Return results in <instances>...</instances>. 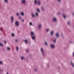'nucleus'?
<instances>
[{
	"instance_id": "nucleus-1",
	"label": "nucleus",
	"mask_w": 74,
	"mask_h": 74,
	"mask_svg": "<svg viewBox=\"0 0 74 74\" xmlns=\"http://www.w3.org/2000/svg\"><path fill=\"white\" fill-rule=\"evenodd\" d=\"M40 50L41 51V53H42V55L43 57H45V53L44 52V49L42 47L40 49Z\"/></svg>"
},
{
	"instance_id": "nucleus-2",
	"label": "nucleus",
	"mask_w": 74,
	"mask_h": 74,
	"mask_svg": "<svg viewBox=\"0 0 74 74\" xmlns=\"http://www.w3.org/2000/svg\"><path fill=\"white\" fill-rule=\"evenodd\" d=\"M70 64L73 68H74V64L72 61H71L70 62Z\"/></svg>"
},
{
	"instance_id": "nucleus-3",
	"label": "nucleus",
	"mask_w": 74,
	"mask_h": 74,
	"mask_svg": "<svg viewBox=\"0 0 74 74\" xmlns=\"http://www.w3.org/2000/svg\"><path fill=\"white\" fill-rule=\"evenodd\" d=\"M15 25L17 26V27H18L19 26V23L18 21H15Z\"/></svg>"
},
{
	"instance_id": "nucleus-4",
	"label": "nucleus",
	"mask_w": 74,
	"mask_h": 74,
	"mask_svg": "<svg viewBox=\"0 0 74 74\" xmlns=\"http://www.w3.org/2000/svg\"><path fill=\"white\" fill-rule=\"evenodd\" d=\"M50 47L52 49H54L55 48V45L53 44H51V45H50Z\"/></svg>"
},
{
	"instance_id": "nucleus-5",
	"label": "nucleus",
	"mask_w": 74,
	"mask_h": 74,
	"mask_svg": "<svg viewBox=\"0 0 74 74\" xmlns=\"http://www.w3.org/2000/svg\"><path fill=\"white\" fill-rule=\"evenodd\" d=\"M37 5H39V6L41 5V1H40L38 0V1L37 2Z\"/></svg>"
},
{
	"instance_id": "nucleus-6",
	"label": "nucleus",
	"mask_w": 74,
	"mask_h": 74,
	"mask_svg": "<svg viewBox=\"0 0 74 74\" xmlns=\"http://www.w3.org/2000/svg\"><path fill=\"white\" fill-rule=\"evenodd\" d=\"M42 26V25L41 24H39L38 26V27L39 29H40L41 28V27Z\"/></svg>"
},
{
	"instance_id": "nucleus-7",
	"label": "nucleus",
	"mask_w": 74,
	"mask_h": 74,
	"mask_svg": "<svg viewBox=\"0 0 74 74\" xmlns=\"http://www.w3.org/2000/svg\"><path fill=\"white\" fill-rule=\"evenodd\" d=\"M54 33V31L53 30H52L50 32V34L51 36H52L53 35V34Z\"/></svg>"
},
{
	"instance_id": "nucleus-8",
	"label": "nucleus",
	"mask_w": 74,
	"mask_h": 74,
	"mask_svg": "<svg viewBox=\"0 0 74 74\" xmlns=\"http://www.w3.org/2000/svg\"><path fill=\"white\" fill-rule=\"evenodd\" d=\"M56 37L58 38L59 37V33L57 32L56 33Z\"/></svg>"
},
{
	"instance_id": "nucleus-9",
	"label": "nucleus",
	"mask_w": 74,
	"mask_h": 74,
	"mask_svg": "<svg viewBox=\"0 0 74 74\" xmlns=\"http://www.w3.org/2000/svg\"><path fill=\"white\" fill-rule=\"evenodd\" d=\"M32 38L33 40H36V36H35V35L32 36Z\"/></svg>"
},
{
	"instance_id": "nucleus-10",
	"label": "nucleus",
	"mask_w": 74,
	"mask_h": 74,
	"mask_svg": "<svg viewBox=\"0 0 74 74\" xmlns=\"http://www.w3.org/2000/svg\"><path fill=\"white\" fill-rule=\"evenodd\" d=\"M62 16L64 19H66V15L64 14H62Z\"/></svg>"
},
{
	"instance_id": "nucleus-11",
	"label": "nucleus",
	"mask_w": 74,
	"mask_h": 74,
	"mask_svg": "<svg viewBox=\"0 0 74 74\" xmlns=\"http://www.w3.org/2000/svg\"><path fill=\"white\" fill-rule=\"evenodd\" d=\"M21 59L22 60H25V57H21Z\"/></svg>"
},
{
	"instance_id": "nucleus-12",
	"label": "nucleus",
	"mask_w": 74,
	"mask_h": 74,
	"mask_svg": "<svg viewBox=\"0 0 74 74\" xmlns=\"http://www.w3.org/2000/svg\"><path fill=\"white\" fill-rule=\"evenodd\" d=\"M21 3L25 4L26 3V0H22L21 1Z\"/></svg>"
},
{
	"instance_id": "nucleus-13",
	"label": "nucleus",
	"mask_w": 74,
	"mask_h": 74,
	"mask_svg": "<svg viewBox=\"0 0 74 74\" xmlns=\"http://www.w3.org/2000/svg\"><path fill=\"white\" fill-rule=\"evenodd\" d=\"M53 21L55 22H56L57 21V19H56V18H54L53 19Z\"/></svg>"
},
{
	"instance_id": "nucleus-14",
	"label": "nucleus",
	"mask_w": 74,
	"mask_h": 74,
	"mask_svg": "<svg viewBox=\"0 0 74 74\" xmlns=\"http://www.w3.org/2000/svg\"><path fill=\"white\" fill-rule=\"evenodd\" d=\"M31 16L32 17V18H34L36 17V15L33 13L31 14Z\"/></svg>"
},
{
	"instance_id": "nucleus-15",
	"label": "nucleus",
	"mask_w": 74,
	"mask_h": 74,
	"mask_svg": "<svg viewBox=\"0 0 74 74\" xmlns=\"http://www.w3.org/2000/svg\"><path fill=\"white\" fill-rule=\"evenodd\" d=\"M10 19H11V21L12 22H14V17L12 16L10 17Z\"/></svg>"
},
{
	"instance_id": "nucleus-16",
	"label": "nucleus",
	"mask_w": 74,
	"mask_h": 74,
	"mask_svg": "<svg viewBox=\"0 0 74 74\" xmlns=\"http://www.w3.org/2000/svg\"><path fill=\"white\" fill-rule=\"evenodd\" d=\"M36 11L39 13H40V9L38 8H37L36 9Z\"/></svg>"
},
{
	"instance_id": "nucleus-17",
	"label": "nucleus",
	"mask_w": 74,
	"mask_h": 74,
	"mask_svg": "<svg viewBox=\"0 0 74 74\" xmlns=\"http://www.w3.org/2000/svg\"><path fill=\"white\" fill-rule=\"evenodd\" d=\"M35 14L36 16L37 17H38V15H39V14H38V12H36Z\"/></svg>"
},
{
	"instance_id": "nucleus-18",
	"label": "nucleus",
	"mask_w": 74,
	"mask_h": 74,
	"mask_svg": "<svg viewBox=\"0 0 74 74\" xmlns=\"http://www.w3.org/2000/svg\"><path fill=\"white\" fill-rule=\"evenodd\" d=\"M34 71H38V68H36L34 69Z\"/></svg>"
},
{
	"instance_id": "nucleus-19",
	"label": "nucleus",
	"mask_w": 74,
	"mask_h": 74,
	"mask_svg": "<svg viewBox=\"0 0 74 74\" xmlns=\"http://www.w3.org/2000/svg\"><path fill=\"white\" fill-rule=\"evenodd\" d=\"M20 14L21 16H23V15H24V13H23V12H21Z\"/></svg>"
},
{
	"instance_id": "nucleus-20",
	"label": "nucleus",
	"mask_w": 74,
	"mask_h": 74,
	"mask_svg": "<svg viewBox=\"0 0 74 74\" xmlns=\"http://www.w3.org/2000/svg\"><path fill=\"white\" fill-rule=\"evenodd\" d=\"M37 3V0H35L34 3V4H36Z\"/></svg>"
},
{
	"instance_id": "nucleus-21",
	"label": "nucleus",
	"mask_w": 74,
	"mask_h": 74,
	"mask_svg": "<svg viewBox=\"0 0 74 74\" xmlns=\"http://www.w3.org/2000/svg\"><path fill=\"white\" fill-rule=\"evenodd\" d=\"M30 34L32 36H33V35H34V33H33V32H31Z\"/></svg>"
},
{
	"instance_id": "nucleus-22",
	"label": "nucleus",
	"mask_w": 74,
	"mask_h": 74,
	"mask_svg": "<svg viewBox=\"0 0 74 74\" xmlns=\"http://www.w3.org/2000/svg\"><path fill=\"white\" fill-rule=\"evenodd\" d=\"M45 45H48V42L46 41L45 42Z\"/></svg>"
},
{
	"instance_id": "nucleus-23",
	"label": "nucleus",
	"mask_w": 74,
	"mask_h": 74,
	"mask_svg": "<svg viewBox=\"0 0 74 74\" xmlns=\"http://www.w3.org/2000/svg\"><path fill=\"white\" fill-rule=\"evenodd\" d=\"M25 42L26 43V44H27V43H28V41H27V40H25Z\"/></svg>"
},
{
	"instance_id": "nucleus-24",
	"label": "nucleus",
	"mask_w": 74,
	"mask_h": 74,
	"mask_svg": "<svg viewBox=\"0 0 74 74\" xmlns=\"http://www.w3.org/2000/svg\"><path fill=\"white\" fill-rule=\"evenodd\" d=\"M0 47H3V44L1 43H0Z\"/></svg>"
},
{
	"instance_id": "nucleus-25",
	"label": "nucleus",
	"mask_w": 74,
	"mask_h": 74,
	"mask_svg": "<svg viewBox=\"0 0 74 74\" xmlns=\"http://www.w3.org/2000/svg\"><path fill=\"white\" fill-rule=\"evenodd\" d=\"M56 39H55L53 41V42L54 43H56Z\"/></svg>"
},
{
	"instance_id": "nucleus-26",
	"label": "nucleus",
	"mask_w": 74,
	"mask_h": 74,
	"mask_svg": "<svg viewBox=\"0 0 74 74\" xmlns=\"http://www.w3.org/2000/svg\"><path fill=\"white\" fill-rule=\"evenodd\" d=\"M18 49H19V48H18V47L16 46V49L17 51H18Z\"/></svg>"
},
{
	"instance_id": "nucleus-27",
	"label": "nucleus",
	"mask_w": 74,
	"mask_h": 74,
	"mask_svg": "<svg viewBox=\"0 0 74 74\" xmlns=\"http://www.w3.org/2000/svg\"><path fill=\"white\" fill-rule=\"evenodd\" d=\"M62 1V0H57V2L58 3H60V2H61Z\"/></svg>"
},
{
	"instance_id": "nucleus-28",
	"label": "nucleus",
	"mask_w": 74,
	"mask_h": 74,
	"mask_svg": "<svg viewBox=\"0 0 74 74\" xmlns=\"http://www.w3.org/2000/svg\"><path fill=\"white\" fill-rule=\"evenodd\" d=\"M68 25L69 26H70V21H68Z\"/></svg>"
},
{
	"instance_id": "nucleus-29",
	"label": "nucleus",
	"mask_w": 74,
	"mask_h": 74,
	"mask_svg": "<svg viewBox=\"0 0 74 74\" xmlns=\"http://www.w3.org/2000/svg\"><path fill=\"white\" fill-rule=\"evenodd\" d=\"M4 1L5 3H8V0H4Z\"/></svg>"
},
{
	"instance_id": "nucleus-30",
	"label": "nucleus",
	"mask_w": 74,
	"mask_h": 74,
	"mask_svg": "<svg viewBox=\"0 0 74 74\" xmlns=\"http://www.w3.org/2000/svg\"><path fill=\"white\" fill-rule=\"evenodd\" d=\"M61 36L62 37V38H64V37H63V34L62 33H61Z\"/></svg>"
},
{
	"instance_id": "nucleus-31",
	"label": "nucleus",
	"mask_w": 74,
	"mask_h": 74,
	"mask_svg": "<svg viewBox=\"0 0 74 74\" xmlns=\"http://www.w3.org/2000/svg\"><path fill=\"white\" fill-rule=\"evenodd\" d=\"M18 41L19 40H17V39H15V42H18Z\"/></svg>"
},
{
	"instance_id": "nucleus-32",
	"label": "nucleus",
	"mask_w": 74,
	"mask_h": 74,
	"mask_svg": "<svg viewBox=\"0 0 74 74\" xmlns=\"http://www.w3.org/2000/svg\"><path fill=\"white\" fill-rule=\"evenodd\" d=\"M41 9L42 11H44V7H42L41 8Z\"/></svg>"
},
{
	"instance_id": "nucleus-33",
	"label": "nucleus",
	"mask_w": 74,
	"mask_h": 74,
	"mask_svg": "<svg viewBox=\"0 0 74 74\" xmlns=\"http://www.w3.org/2000/svg\"><path fill=\"white\" fill-rule=\"evenodd\" d=\"M11 36H12L13 37H14L15 36V34L14 33H12L11 34Z\"/></svg>"
},
{
	"instance_id": "nucleus-34",
	"label": "nucleus",
	"mask_w": 74,
	"mask_h": 74,
	"mask_svg": "<svg viewBox=\"0 0 74 74\" xmlns=\"http://www.w3.org/2000/svg\"><path fill=\"white\" fill-rule=\"evenodd\" d=\"M29 56L30 58H31L32 57V55L30 54L29 55Z\"/></svg>"
},
{
	"instance_id": "nucleus-35",
	"label": "nucleus",
	"mask_w": 74,
	"mask_h": 74,
	"mask_svg": "<svg viewBox=\"0 0 74 74\" xmlns=\"http://www.w3.org/2000/svg\"><path fill=\"white\" fill-rule=\"evenodd\" d=\"M7 49H8V50H10V48H9V47H8L7 48Z\"/></svg>"
},
{
	"instance_id": "nucleus-36",
	"label": "nucleus",
	"mask_w": 74,
	"mask_h": 74,
	"mask_svg": "<svg viewBox=\"0 0 74 74\" xmlns=\"http://www.w3.org/2000/svg\"><path fill=\"white\" fill-rule=\"evenodd\" d=\"M0 64H1L2 65V64H3V62H1L0 61Z\"/></svg>"
},
{
	"instance_id": "nucleus-37",
	"label": "nucleus",
	"mask_w": 74,
	"mask_h": 74,
	"mask_svg": "<svg viewBox=\"0 0 74 74\" xmlns=\"http://www.w3.org/2000/svg\"><path fill=\"white\" fill-rule=\"evenodd\" d=\"M26 51L27 53H28V52H29V50H28V49H27L26 50Z\"/></svg>"
},
{
	"instance_id": "nucleus-38",
	"label": "nucleus",
	"mask_w": 74,
	"mask_h": 74,
	"mask_svg": "<svg viewBox=\"0 0 74 74\" xmlns=\"http://www.w3.org/2000/svg\"><path fill=\"white\" fill-rule=\"evenodd\" d=\"M19 15V13H17L16 14V15L17 16H18V15Z\"/></svg>"
},
{
	"instance_id": "nucleus-39",
	"label": "nucleus",
	"mask_w": 74,
	"mask_h": 74,
	"mask_svg": "<svg viewBox=\"0 0 74 74\" xmlns=\"http://www.w3.org/2000/svg\"><path fill=\"white\" fill-rule=\"evenodd\" d=\"M18 19H22V17L21 16H20L18 18Z\"/></svg>"
},
{
	"instance_id": "nucleus-40",
	"label": "nucleus",
	"mask_w": 74,
	"mask_h": 74,
	"mask_svg": "<svg viewBox=\"0 0 74 74\" xmlns=\"http://www.w3.org/2000/svg\"><path fill=\"white\" fill-rule=\"evenodd\" d=\"M29 25H32V23L31 22L29 23Z\"/></svg>"
},
{
	"instance_id": "nucleus-41",
	"label": "nucleus",
	"mask_w": 74,
	"mask_h": 74,
	"mask_svg": "<svg viewBox=\"0 0 74 74\" xmlns=\"http://www.w3.org/2000/svg\"><path fill=\"white\" fill-rule=\"evenodd\" d=\"M4 44H7V42H6L5 40H4Z\"/></svg>"
},
{
	"instance_id": "nucleus-42",
	"label": "nucleus",
	"mask_w": 74,
	"mask_h": 74,
	"mask_svg": "<svg viewBox=\"0 0 74 74\" xmlns=\"http://www.w3.org/2000/svg\"><path fill=\"white\" fill-rule=\"evenodd\" d=\"M72 15L73 16H74V12H73V13L72 14Z\"/></svg>"
},
{
	"instance_id": "nucleus-43",
	"label": "nucleus",
	"mask_w": 74,
	"mask_h": 74,
	"mask_svg": "<svg viewBox=\"0 0 74 74\" xmlns=\"http://www.w3.org/2000/svg\"><path fill=\"white\" fill-rule=\"evenodd\" d=\"M47 32H49V29H47Z\"/></svg>"
},
{
	"instance_id": "nucleus-44",
	"label": "nucleus",
	"mask_w": 74,
	"mask_h": 74,
	"mask_svg": "<svg viewBox=\"0 0 74 74\" xmlns=\"http://www.w3.org/2000/svg\"><path fill=\"white\" fill-rule=\"evenodd\" d=\"M26 60V61L27 62H29V60H28V59H27Z\"/></svg>"
},
{
	"instance_id": "nucleus-45",
	"label": "nucleus",
	"mask_w": 74,
	"mask_h": 74,
	"mask_svg": "<svg viewBox=\"0 0 74 74\" xmlns=\"http://www.w3.org/2000/svg\"><path fill=\"white\" fill-rule=\"evenodd\" d=\"M22 21L23 22H24V20L23 19L22 20Z\"/></svg>"
},
{
	"instance_id": "nucleus-46",
	"label": "nucleus",
	"mask_w": 74,
	"mask_h": 74,
	"mask_svg": "<svg viewBox=\"0 0 74 74\" xmlns=\"http://www.w3.org/2000/svg\"><path fill=\"white\" fill-rule=\"evenodd\" d=\"M70 42L71 43V44H73V42L72 41H71Z\"/></svg>"
},
{
	"instance_id": "nucleus-47",
	"label": "nucleus",
	"mask_w": 74,
	"mask_h": 74,
	"mask_svg": "<svg viewBox=\"0 0 74 74\" xmlns=\"http://www.w3.org/2000/svg\"><path fill=\"white\" fill-rule=\"evenodd\" d=\"M58 15H59L60 14V12H58Z\"/></svg>"
},
{
	"instance_id": "nucleus-48",
	"label": "nucleus",
	"mask_w": 74,
	"mask_h": 74,
	"mask_svg": "<svg viewBox=\"0 0 74 74\" xmlns=\"http://www.w3.org/2000/svg\"><path fill=\"white\" fill-rule=\"evenodd\" d=\"M0 31H1V32H2V30H1V28H0Z\"/></svg>"
},
{
	"instance_id": "nucleus-49",
	"label": "nucleus",
	"mask_w": 74,
	"mask_h": 74,
	"mask_svg": "<svg viewBox=\"0 0 74 74\" xmlns=\"http://www.w3.org/2000/svg\"><path fill=\"white\" fill-rule=\"evenodd\" d=\"M73 56H74V52L73 53Z\"/></svg>"
},
{
	"instance_id": "nucleus-50",
	"label": "nucleus",
	"mask_w": 74,
	"mask_h": 74,
	"mask_svg": "<svg viewBox=\"0 0 74 74\" xmlns=\"http://www.w3.org/2000/svg\"><path fill=\"white\" fill-rule=\"evenodd\" d=\"M58 69H60V67L59 66L58 67Z\"/></svg>"
},
{
	"instance_id": "nucleus-51",
	"label": "nucleus",
	"mask_w": 74,
	"mask_h": 74,
	"mask_svg": "<svg viewBox=\"0 0 74 74\" xmlns=\"http://www.w3.org/2000/svg\"><path fill=\"white\" fill-rule=\"evenodd\" d=\"M49 67V66H47V68H48Z\"/></svg>"
},
{
	"instance_id": "nucleus-52",
	"label": "nucleus",
	"mask_w": 74,
	"mask_h": 74,
	"mask_svg": "<svg viewBox=\"0 0 74 74\" xmlns=\"http://www.w3.org/2000/svg\"><path fill=\"white\" fill-rule=\"evenodd\" d=\"M0 25H1V22H0Z\"/></svg>"
},
{
	"instance_id": "nucleus-53",
	"label": "nucleus",
	"mask_w": 74,
	"mask_h": 74,
	"mask_svg": "<svg viewBox=\"0 0 74 74\" xmlns=\"http://www.w3.org/2000/svg\"><path fill=\"white\" fill-rule=\"evenodd\" d=\"M49 0H47V1H48Z\"/></svg>"
},
{
	"instance_id": "nucleus-54",
	"label": "nucleus",
	"mask_w": 74,
	"mask_h": 74,
	"mask_svg": "<svg viewBox=\"0 0 74 74\" xmlns=\"http://www.w3.org/2000/svg\"><path fill=\"white\" fill-rule=\"evenodd\" d=\"M70 32H71V31H70Z\"/></svg>"
},
{
	"instance_id": "nucleus-55",
	"label": "nucleus",
	"mask_w": 74,
	"mask_h": 74,
	"mask_svg": "<svg viewBox=\"0 0 74 74\" xmlns=\"http://www.w3.org/2000/svg\"><path fill=\"white\" fill-rule=\"evenodd\" d=\"M1 71V70H0V71Z\"/></svg>"
}]
</instances>
